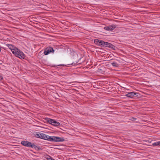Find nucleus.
Wrapping results in <instances>:
<instances>
[{
  "label": "nucleus",
  "instance_id": "1",
  "mask_svg": "<svg viewBox=\"0 0 160 160\" xmlns=\"http://www.w3.org/2000/svg\"><path fill=\"white\" fill-rule=\"evenodd\" d=\"M8 46L9 49H10L12 53L14 54L15 56L21 59H24L25 55L24 53L19 49L16 47H14L13 48V46L11 44H8Z\"/></svg>",
  "mask_w": 160,
  "mask_h": 160
},
{
  "label": "nucleus",
  "instance_id": "2",
  "mask_svg": "<svg viewBox=\"0 0 160 160\" xmlns=\"http://www.w3.org/2000/svg\"><path fill=\"white\" fill-rule=\"evenodd\" d=\"M94 42L95 44L101 47H108L113 49H114L115 47L111 43L104 42L101 40L95 39Z\"/></svg>",
  "mask_w": 160,
  "mask_h": 160
},
{
  "label": "nucleus",
  "instance_id": "3",
  "mask_svg": "<svg viewBox=\"0 0 160 160\" xmlns=\"http://www.w3.org/2000/svg\"><path fill=\"white\" fill-rule=\"evenodd\" d=\"M21 144L25 147L34 148L36 150H39L40 148V147L36 146L34 143H32L28 141H22L21 142Z\"/></svg>",
  "mask_w": 160,
  "mask_h": 160
},
{
  "label": "nucleus",
  "instance_id": "4",
  "mask_svg": "<svg viewBox=\"0 0 160 160\" xmlns=\"http://www.w3.org/2000/svg\"><path fill=\"white\" fill-rule=\"evenodd\" d=\"M45 119L48 123L54 126H60L61 125L60 123L59 122L56 121L54 119L50 118H46Z\"/></svg>",
  "mask_w": 160,
  "mask_h": 160
},
{
  "label": "nucleus",
  "instance_id": "5",
  "mask_svg": "<svg viewBox=\"0 0 160 160\" xmlns=\"http://www.w3.org/2000/svg\"><path fill=\"white\" fill-rule=\"evenodd\" d=\"M138 93L135 92H128L126 94L125 96L127 97L130 98H134L138 96Z\"/></svg>",
  "mask_w": 160,
  "mask_h": 160
},
{
  "label": "nucleus",
  "instance_id": "6",
  "mask_svg": "<svg viewBox=\"0 0 160 160\" xmlns=\"http://www.w3.org/2000/svg\"><path fill=\"white\" fill-rule=\"evenodd\" d=\"M47 135H46L45 134L40 133V132H38L36 135V138H40L41 139H42L44 140H46V138H47Z\"/></svg>",
  "mask_w": 160,
  "mask_h": 160
},
{
  "label": "nucleus",
  "instance_id": "7",
  "mask_svg": "<svg viewBox=\"0 0 160 160\" xmlns=\"http://www.w3.org/2000/svg\"><path fill=\"white\" fill-rule=\"evenodd\" d=\"M52 52H54V50L53 48L51 47H48L45 49L44 52V54L45 55H46Z\"/></svg>",
  "mask_w": 160,
  "mask_h": 160
},
{
  "label": "nucleus",
  "instance_id": "8",
  "mask_svg": "<svg viewBox=\"0 0 160 160\" xmlns=\"http://www.w3.org/2000/svg\"><path fill=\"white\" fill-rule=\"evenodd\" d=\"M116 27V25L112 24L109 26L104 27V28L106 30L112 31Z\"/></svg>",
  "mask_w": 160,
  "mask_h": 160
},
{
  "label": "nucleus",
  "instance_id": "9",
  "mask_svg": "<svg viewBox=\"0 0 160 160\" xmlns=\"http://www.w3.org/2000/svg\"><path fill=\"white\" fill-rule=\"evenodd\" d=\"M65 141L63 138H61L55 136V142H63Z\"/></svg>",
  "mask_w": 160,
  "mask_h": 160
},
{
  "label": "nucleus",
  "instance_id": "10",
  "mask_svg": "<svg viewBox=\"0 0 160 160\" xmlns=\"http://www.w3.org/2000/svg\"><path fill=\"white\" fill-rule=\"evenodd\" d=\"M48 137L46 140H47L50 141L55 142V136H50L48 135L47 136Z\"/></svg>",
  "mask_w": 160,
  "mask_h": 160
},
{
  "label": "nucleus",
  "instance_id": "11",
  "mask_svg": "<svg viewBox=\"0 0 160 160\" xmlns=\"http://www.w3.org/2000/svg\"><path fill=\"white\" fill-rule=\"evenodd\" d=\"M111 65L115 67H118V64L116 62H113L111 63Z\"/></svg>",
  "mask_w": 160,
  "mask_h": 160
},
{
  "label": "nucleus",
  "instance_id": "12",
  "mask_svg": "<svg viewBox=\"0 0 160 160\" xmlns=\"http://www.w3.org/2000/svg\"><path fill=\"white\" fill-rule=\"evenodd\" d=\"M153 146H160V141L157 142H155L152 143Z\"/></svg>",
  "mask_w": 160,
  "mask_h": 160
},
{
  "label": "nucleus",
  "instance_id": "13",
  "mask_svg": "<svg viewBox=\"0 0 160 160\" xmlns=\"http://www.w3.org/2000/svg\"><path fill=\"white\" fill-rule=\"evenodd\" d=\"M46 158L48 160H55L49 156H47V157Z\"/></svg>",
  "mask_w": 160,
  "mask_h": 160
},
{
  "label": "nucleus",
  "instance_id": "14",
  "mask_svg": "<svg viewBox=\"0 0 160 160\" xmlns=\"http://www.w3.org/2000/svg\"><path fill=\"white\" fill-rule=\"evenodd\" d=\"M137 118H135L132 117V121H136L137 120Z\"/></svg>",
  "mask_w": 160,
  "mask_h": 160
},
{
  "label": "nucleus",
  "instance_id": "15",
  "mask_svg": "<svg viewBox=\"0 0 160 160\" xmlns=\"http://www.w3.org/2000/svg\"><path fill=\"white\" fill-rule=\"evenodd\" d=\"M3 79V77L2 75L0 74V81H1Z\"/></svg>",
  "mask_w": 160,
  "mask_h": 160
},
{
  "label": "nucleus",
  "instance_id": "16",
  "mask_svg": "<svg viewBox=\"0 0 160 160\" xmlns=\"http://www.w3.org/2000/svg\"><path fill=\"white\" fill-rule=\"evenodd\" d=\"M1 47L0 46V52L1 51Z\"/></svg>",
  "mask_w": 160,
  "mask_h": 160
},
{
  "label": "nucleus",
  "instance_id": "17",
  "mask_svg": "<svg viewBox=\"0 0 160 160\" xmlns=\"http://www.w3.org/2000/svg\"><path fill=\"white\" fill-rule=\"evenodd\" d=\"M67 83L68 84H71V82H67Z\"/></svg>",
  "mask_w": 160,
  "mask_h": 160
},
{
  "label": "nucleus",
  "instance_id": "18",
  "mask_svg": "<svg viewBox=\"0 0 160 160\" xmlns=\"http://www.w3.org/2000/svg\"><path fill=\"white\" fill-rule=\"evenodd\" d=\"M76 56H77V53H76Z\"/></svg>",
  "mask_w": 160,
  "mask_h": 160
}]
</instances>
